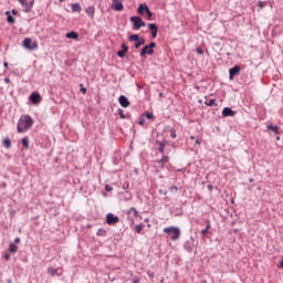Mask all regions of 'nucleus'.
<instances>
[{
  "label": "nucleus",
  "mask_w": 283,
  "mask_h": 283,
  "mask_svg": "<svg viewBox=\"0 0 283 283\" xmlns=\"http://www.w3.org/2000/svg\"><path fill=\"white\" fill-rule=\"evenodd\" d=\"M34 125V120L30 115H25L24 117H21L20 120L18 122V133L23 134L25 129H30Z\"/></svg>",
  "instance_id": "1"
},
{
  "label": "nucleus",
  "mask_w": 283,
  "mask_h": 283,
  "mask_svg": "<svg viewBox=\"0 0 283 283\" xmlns=\"http://www.w3.org/2000/svg\"><path fill=\"white\" fill-rule=\"evenodd\" d=\"M164 233L170 235V240L176 241L180 238V229L176 227H168L164 229Z\"/></svg>",
  "instance_id": "2"
},
{
  "label": "nucleus",
  "mask_w": 283,
  "mask_h": 283,
  "mask_svg": "<svg viewBox=\"0 0 283 283\" xmlns=\"http://www.w3.org/2000/svg\"><path fill=\"white\" fill-rule=\"evenodd\" d=\"M130 22L133 23V30H140V28H145V25H147V23L143 21V18L138 15L130 17Z\"/></svg>",
  "instance_id": "3"
},
{
  "label": "nucleus",
  "mask_w": 283,
  "mask_h": 283,
  "mask_svg": "<svg viewBox=\"0 0 283 283\" xmlns=\"http://www.w3.org/2000/svg\"><path fill=\"white\" fill-rule=\"evenodd\" d=\"M23 46L25 48V50H36V48H39L36 43H32V39L30 38H25L23 40Z\"/></svg>",
  "instance_id": "4"
},
{
  "label": "nucleus",
  "mask_w": 283,
  "mask_h": 283,
  "mask_svg": "<svg viewBox=\"0 0 283 283\" xmlns=\"http://www.w3.org/2000/svg\"><path fill=\"white\" fill-rule=\"evenodd\" d=\"M106 222L107 224H118V222H120V219L116 216H114V213L109 212L106 214Z\"/></svg>",
  "instance_id": "5"
},
{
  "label": "nucleus",
  "mask_w": 283,
  "mask_h": 283,
  "mask_svg": "<svg viewBox=\"0 0 283 283\" xmlns=\"http://www.w3.org/2000/svg\"><path fill=\"white\" fill-rule=\"evenodd\" d=\"M29 101H31L33 105H39L41 103V94H39V92H33L30 95Z\"/></svg>",
  "instance_id": "6"
},
{
  "label": "nucleus",
  "mask_w": 283,
  "mask_h": 283,
  "mask_svg": "<svg viewBox=\"0 0 283 283\" xmlns=\"http://www.w3.org/2000/svg\"><path fill=\"white\" fill-rule=\"evenodd\" d=\"M113 10H115L116 12H122L123 10V1L120 0H113V4H112Z\"/></svg>",
  "instance_id": "7"
},
{
  "label": "nucleus",
  "mask_w": 283,
  "mask_h": 283,
  "mask_svg": "<svg viewBox=\"0 0 283 283\" xmlns=\"http://www.w3.org/2000/svg\"><path fill=\"white\" fill-rule=\"evenodd\" d=\"M148 28L151 31V39H156L158 36V25L156 23H149Z\"/></svg>",
  "instance_id": "8"
},
{
  "label": "nucleus",
  "mask_w": 283,
  "mask_h": 283,
  "mask_svg": "<svg viewBox=\"0 0 283 283\" xmlns=\"http://www.w3.org/2000/svg\"><path fill=\"white\" fill-rule=\"evenodd\" d=\"M146 54L151 56V54H154V49H150L149 45H145L139 53V56H145Z\"/></svg>",
  "instance_id": "9"
},
{
  "label": "nucleus",
  "mask_w": 283,
  "mask_h": 283,
  "mask_svg": "<svg viewBox=\"0 0 283 283\" xmlns=\"http://www.w3.org/2000/svg\"><path fill=\"white\" fill-rule=\"evenodd\" d=\"M229 74H230V81H233V76H235L237 74H240V66L234 65L232 69L229 70Z\"/></svg>",
  "instance_id": "10"
},
{
  "label": "nucleus",
  "mask_w": 283,
  "mask_h": 283,
  "mask_svg": "<svg viewBox=\"0 0 283 283\" xmlns=\"http://www.w3.org/2000/svg\"><path fill=\"white\" fill-rule=\"evenodd\" d=\"M223 118H227L229 116H235V112L231 109V107H224L222 111Z\"/></svg>",
  "instance_id": "11"
},
{
  "label": "nucleus",
  "mask_w": 283,
  "mask_h": 283,
  "mask_svg": "<svg viewBox=\"0 0 283 283\" xmlns=\"http://www.w3.org/2000/svg\"><path fill=\"white\" fill-rule=\"evenodd\" d=\"M118 101L123 107H129V99L125 95L119 96Z\"/></svg>",
  "instance_id": "12"
},
{
  "label": "nucleus",
  "mask_w": 283,
  "mask_h": 283,
  "mask_svg": "<svg viewBox=\"0 0 283 283\" xmlns=\"http://www.w3.org/2000/svg\"><path fill=\"white\" fill-rule=\"evenodd\" d=\"M127 214L130 220H134V218H138V210H136V208H130Z\"/></svg>",
  "instance_id": "13"
},
{
  "label": "nucleus",
  "mask_w": 283,
  "mask_h": 283,
  "mask_svg": "<svg viewBox=\"0 0 283 283\" xmlns=\"http://www.w3.org/2000/svg\"><path fill=\"white\" fill-rule=\"evenodd\" d=\"M149 7L147 4H139L137 12L138 14H147Z\"/></svg>",
  "instance_id": "14"
},
{
  "label": "nucleus",
  "mask_w": 283,
  "mask_h": 283,
  "mask_svg": "<svg viewBox=\"0 0 283 283\" xmlns=\"http://www.w3.org/2000/svg\"><path fill=\"white\" fill-rule=\"evenodd\" d=\"M34 6V0H29V2H25L24 4V12H32V7Z\"/></svg>",
  "instance_id": "15"
},
{
  "label": "nucleus",
  "mask_w": 283,
  "mask_h": 283,
  "mask_svg": "<svg viewBox=\"0 0 283 283\" xmlns=\"http://www.w3.org/2000/svg\"><path fill=\"white\" fill-rule=\"evenodd\" d=\"M6 17H7L8 23H10V25H14V23L17 22V20L10 14V11H7V12H6Z\"/></svg>",
  "instance_id": "16"
},
{
  "label": "nucleus",
  "mask_w": 283,
  "mask_h": 283,
  "mask_svg": "<svg viewBox=\"0 0 283 283\" xmlns=\"http://www.w3.org/2000/svg\"><path fill=\"white\" fill-rule=\"evenodd\" d=\"M86 14L90 17V19H94V14H95V9L94 7H88L85 10Z\"/></svg>",
  "instance_id": "17"
},
{
  "label": "nucleus",
  "mask_w": 283,
  "mask_h": 283,
  "mask_svg": "<svg viewBox=\"0 0 283 283\" xmlns=\"http://www.w3.org/2000/svg\"><path fill=\"white\" fill-rule=\"evenodd\" d=\"M157 145H159L158 151H160V154H165V147H167V142H157Z\"/></svg>",
  "instance_id": "18"
},
{
  "label": "nucleus",
  "mask_w": 283,
  "mask_h": 283,
  "mask_svg": "<svg viewBox=\"0 0 283 283\" xmlns=\"http://www.w3.org/2000/svg\"><path fill=\"white\" fill-rule=\"evenodd\" d=\"M2 144L4 145V147L7 149H10V147H12V140L10 139V137H6L2 142Z\"/></svg>",
  "instance_id": "19"
},
{
  "label": "nucleus",
  "mask_w": 283,
  "mask_h": 283,
  "mask_svg": "<svg viewBox=\"0 0 283 283\" xmlns=\"http://www.w3.org/2000/svg\"><path fill=\"white\" fill-rule=\"evenodd\" d=\"M140 45H145V38H139L135 43V50H138Z\"/></svg>",
  "instance_id": "20"
},
{
  "label": "nucleus",
  "mask_w": 283,
  "mask_h": 283,
  "mask_svg": "<svg viewBox=\"0 0 283 283\" xmlns=\"http://www.w3.org/2000/svg\"><path fill=\"white\" fill-rule=\"evenodd\" d=\"M17 251H19V247H17V244H14V243H10L9 244V253H17Z\"/></svg>",
  "instance_id": "21"
},
{
  "label": "nucleus",
  "mask_w": 283,
  "mask_h": 283,
  "mask_svg": "<svg viewBox=\"0 0 283 283\" xmlns=\"http://www.w3.org/2000/svg\"><path fill=\"white\" fill-rule=\"evenodd\" d=\"M71 10L72 12H81V3H73Z\"/></svg>",
  "instance_id": "22"
},
{
  "label": "nucleus",
  "mask_w": 283,
  "mask_h": 283,
  "mask_svg": "<svg viewBox=\"0 0 283 283\" xmlns=\"http://www.w3.org/2000/svg\"><path fill=\"white\" fill-rule=\"evenodd\" d=\"M66 39H78V34L75 31L66 33Z\"/></svg>",
  "instance_id": "23"
},
{
  "label": "nucleus",
  "mask_w": 283,
  "mask_h": 283,
  "mask_svg": "<svg viewBox=\"0 0 283 283\" xmlns=\"http://www.w3.org/2000/svg\"><path fill=\"white\" fill-rule=\"evenodd\" d=\"M139 40H140V35H138V34H132L128 36V41H130V42H137Z\"/></svg>",
  "instance_id": "24"
},
{
  "label": "nucleus",
  "mask_w": 283,
  "mask_h": 283,
  "mask_svg": "<svg viewBox=\"0 0 283 283\" xmlns=\"http://www.w3.org/2000/svg\"><path fill=\"white\" fill-rule=\"evenodd\" d=\"M268 129H270V132H273L274 134H280V128L277 126L268 125Z\"/></svg>",
  "instance_id": "25"
},
{
  "label": "nucleus",
  "mask_w": 283,
  "mask_h": 283,
  "mask_svg": "<svg viewBox=\"0 0 283 283\" xmlns=\"http://www.w3.org/2000/svg\"><path fill=\"white\" fill-rule=\"evenodd\" d=\"M22 145L25 149L30 148V139L28 137L22 138Z\"/></svg>",
  "instance_id": "26"
},
{
  "label": "nucleus",
  "mask_w": 283,
  "mask_h": 283,
  "mask_svg": "<svg viewBox=\"0 0 283 283\" xmlns=\"http://www.w3.org/2000/svg\"><path fill=\"white\" fill-rule=\"evenodd\" d=\"M209 229H211V224L208 222L206 229L201 230V235H207V233H209Z\"/></svg>",
  "instance_id": "27"
},
{
  "label": "nucleus",
  "mask_w": 283,
  "mask_h": 283,
  "mask_svg": "<svg viewBox=\"0 0 283 283\" xmlns=\"http://www.w3.org/2000/svg\"><path fill=\"white\" fill-rule=\"evenodd\" d=\"M57 271H59V270H56V269H54V268H49V269H48V273H50V275H52V276L56 275Z\"/></svg>",
  "instance_id": "28"
},
{
  "label": "nucleus",
  "mask_w": 283,
  "mask_h": 283,
  "mask_svg": "<svg viewBox=\"0 0 283 283\" xmlns=\"http://www.w3.org/2000/svg\"><path fill=\"white\" fill-rule=\"evenodd\" d=\"M168 160H169V157L163 156V158L158 163L161 165V167H164V163H167Z\"/></svg>",
  "instance_id": "29"
},
{
  "label": "nucleus",
  "mask_w": 283,
  "mask_h": 283,
  "mask_svg": "<svg viewBox=\"0 0 283 283\" xmlns=\"http://www.w3.org/2000/svg\"><path fill=\"white\" fill-rule=\"evenodd\" d=\"M145 116H146V118H148V120H154V114L153 113H149V112H146L145 113Z\"/></svg>",
  "instance_id": "30"
},
{
  "label": "nucleus",
  "mask_w": 283,
  "mask_h": 283,
  "mask_svg": "<svg viewBox=\"0 0 283 283\" xmlns=\"http://www.w3.org/2000/svg\"><path fill=\"white\" fill-rule=\"evenodd\" d=\"M213 103H216V98L205 102V105H207V107H211L213 105Z\"/></svg>",
  "instance_id": "31"
},
{
  "label": "nucleus",
  "mask_w": 283,
  "mask_h": 283,
  "mask_svg": "<svg viewBox=\"0 0 283 283\" xmlns=\"http://www.w3.org/2000/svg\"><path fill=\"white\" fill-rule=\"evenodd\" d=\"M135 231H136V233H140V231H143V223L137 224V226L135 227Z\"/></svg>",
  "instance_id": "32"
},
{
  "label": "nucleus",
  "mask_w": 283,
  "mask_h": 283,
  "mask_svg": "<svg viewBox=\"0 0 283 283\" xmlns=\"http://www.w3.org/2000/svg\"><path fill=\"white\" fill-rule=\"evenodd\" d=\"M125 54H126V52H124L123 50L117 52V56H119V59H124Z\"/></svg>",
  "instance_id": "33"
},
{
  "label": "nucleus",
  "mask_w": 283,
  "mask_h": 283,
  "mask_svg": "<svg viewBox=\"0 0 283 283\" xmlns=\"http://www.w3.org/2000/svg\"><path fill=\"white\" fill-rule=\"evenodd\" d=\"M128 50H129V46H128L127 44L123 43V44H122V51H124V52L127 53Z\"/></svg>",
  "instance_id": "34"
},
{
  "label": "nucleus",
  "mask_w": 283,
  "mask_h": 283,
  "mask_svg": "<svg viewBox=\"0 0 283 283\" xmlns=\"http://www.w3.org/2000/svg\"><path fill=\"white\" fill-rule=\"evenodd\" d=\"M106 233H107V231H105L104 229H99L98 231H97V235H106Z\"/></svg>",
  "instance_id": "35"
},
{
  "label": "nucleus",
  "mask_w": 283,
  "mask_h": 283,
  "mask_svg": "<svg viewBox=\"0 0 283 283\" xmlns=\"http://www.w3.org/2000/svg\"><path fill=\"white\" fill-rule=\"evenodd\" d=\"M146 14H147L148 21H151V17H154V13L150 10H148Z\"/></svg>",
  "instance_id": "36"
},
{
  "label": "nucleus",
  "mask_w": 283,
  "mask_h": 283,
  "mask_svg": "<svg viewBox=\"0 0 283 283\" xmlns=\"http://www.w3.org/2000/svg\"><path fill=\"white\" fill-rule=\"evenodd\" d=\"M118 114H119V118H123V119L127 118V116L123 114V109L122 108L118 109Z\"/></svg>",
  "instance_id": "37"
},
{
  "label": "nucleus",
  "mask_w": 283,
  "mask_h": 283,
  "mask_svg": "<svg viewBox=\"0 0 283 283\" xmlns=\"http://www.w3.org/2000/svg\"><path fill=\"white\" fill-rule=\"evenodd\" d=\"M196 52H197V54H200V55L205 54V51H202V49H200V48H197Z\"/></svg>",
  "instance_id": "38"
},
{
  "label": "nucleus",
  "mask_w": 283,
  "mask_h": 283,
  "mask_svg": "<svg viewBox=\"0 0 283 283\" xmlns=\"http://www.w3.org/2000/svg\"><path fill=\"white\" fill-rule=\"evenodd\" d=\"M258 7L260 8V10L264 9V2L259 1V2H258Z\"/></svg>",
  "instance_id": "39"
},
{
  "label": "nucleus",
  "mask_w": 283,
  "mask_h": 283,
  "mask_svg": "<svg viewBox=\"0 0 283 283\" xmlns=\"http://www.w3.org/2000/svg\"><path fill=\"white\" fill-rule=\"evenodd\" d=\"M148 48H150V50H154V48H156V42H150L148 44Z\"/></svg>",
  "instance_id": "40"
},
{
  "label": "nucleus",
  "mask_w": 283,
  "mask_h": 283,
  "mask_svg": "<svg viewBox=\"0 0 283 283\" xmlns=\"http://www.w3.org/2000/svg\"><path fill=\"white\" fill-rule=\"evenodd\" d=\"M114 188H112V186H109V185H106L105 186V191H112Z\"/></svg>",
  "instance_id": "41"
},
{
  "label": "nucleus",
  "mask_w": 283,
  "mask_h": 283,
  "mask_svg": "<svg viewBox=\"0 0 283 283\" xmlns=\"http://www.w3.org/2000/svg\"><path fill=\"white\" fill-rule=\"evenodd\" d=\"M140 282V279H138V276H135L134 279H133V283H139Z\"/></svg>",
  "instance_id": "42"
},
{
  "label": "nucleus",
  "mask_w": 283,
  "mask_h": 283,
  "mask_svg": "<svg viewBox=\"0 0 283 283\" xmlns=\"http://www.w3.org/2000/svg\"><path fill=\"white\" fill-rule=\"evenodd\" d=\"M170 191H178V187L177 186H171Z\"/></svg>",
  "instance_id": "43"
},
{
  "label": "nucleus",
  "mask_w": 283,
  "mask_h": 283,
  "mask_svg": "<svg viewBox=\"0 0 283 283\" xmlns=\"http://www.w3.org/2000/svg\"><path fill=\"white\" fill-rule=\"evenodd\" d=\"M19 1V3H21V6H23L24 8H25V0H18Z\"/></svg>",
  "instance_id": "44"
},
{
  "label": "nucleus",
  "mask_w": 283,
  "mask_h": 283,
  "mask_svg": "<svg viewBox=\"0 0 283 283\" xmlns=\"http://www.w3.org/2000/svg\"><path fill=\"white\" fill-rule=\"evenodd\" d=\"M170 138H176V130H172V132H171Z\"/></svg>",
  "instance_id": "45"
},
{
  "label": "nucleus",
  "mask_w": 283,
  "mask_h": 283,
  "mask_svg": "<svg viewBox=\"0 0 283 283\" xmlns=\"http://www.w3.org/2000/svg\"><path fill=\"white\" fill-rule=\"evenodd\" d=\"M138 125H145V118H142V119L138 122Z\"/></svg>",
  "instance_id": "46"
},
{
  "label": "nucleus",
  "mask_w": 283,
  "mask_h": 283,
  "mask_svg": "<svg viewBox=\"0 0 283 283\" xmlns=\"http://www.w3.org/2000/svg\"><path fill=\"white\" fill-rule=\"evenodd\" d=\"M4 260L6 261L10 260V253L4 254Z\"/></svg>",
  "instance_id": "47"
},
{
  "label": "nucleus",
  "mask_w": 283,
  "mask_h": 283,
  "mask_svg": "<svg viewBox=\"0 0 283 283\" xmlns=\"http://www.w3.org/2000/svg\"><path fill=\"white\" fill-rule=\"evenodd\" d=\"M19 242H21V239H20V238H15V239H14V243H15V244H19Z\"/></svg>",
  "instance_id": "48"
},
{
  "label": "nucleus",
  "mask_w": 283,
  "mask_h": 283,
  "mask_svg": "<svg viewBox=\"0 0 283 283\" xmlns=\"http://www.w3.org/2000/svg\"><path fill=\"white\" fill-rule=\"evenodd\" d=\"M209 191H213V185H208Z\"/></svg>",
  "instance_id": "49"
},
{
  "label": "nucleus",
  "mask_w": 283,
  "mask_h": 283,
  "mask_svg": "<svg viewBox=\"0 0 283 283\" xmlns=\"http://www.w3.org/2000/svg\"><path fill=\"white\" fill-rule=\"evenodd\" d=\"M81 92H83L84 94L87 92V88H85V87H82L81 88Z\"/></svg>",
  "instance_id": "50"
},
{
  "label": "nucleus",
  "mask_w": 283,
  "mask_h": 283,
  "mask_svg": "<svg viewBox=\"0 0 283 283\" xmlns=\"http://www.w3.org/2000/svg\"><path fill=\"white\" fill-rule=\"evenodd\" d=\"M11 12H12V14H18L19 13V11H17L15 9H13Z\"/></svg>",
  "instance_id": "51"
},
{
  "label": "nucleus",
  "mask_w": 283,
  "mask_h": 283,
  "mask_svg": "<svg viewBox=\"0 0 283 283\" xmlns=\"http://www.w3.org/2000/svg\"><path fill=\"white\" fill-rule=\"evenodd\" d=\"M159 193H164V196H167V191L159 190Z\"/></svg>",
  "instance_id": "52"
},
{
  "label": "nucleus",
  "mask_w": 283,
  "mask_h": 283,
  "mask_svg": "<svg viewBox=\"0 0 283 283\" xmlns=\"http://www.w3.org/2000/svg\"><path fill=\"white\" fill-rule=\"evenodd\" d=\"M4 83H10V78L6 77Z\"/></svg>",
  "instance_id": "53"
},
{
  "label": "nucleus",
  "mask_w": 283,
  "mask_h": 283,
  "mask_svg": "<svg viewBox=\"0 0 283 283\" xmlns=\"http://www.w3.org/2000/svg\"><path fill=\"white\" fill-rule=\"evenodd\" d=\"M196 145H200V140L197 139L196 143H195V146Z\"/></svg>",
  "instance_id": "54"
},
{
  "label": "nucleus",
  "mask_w": 283,
  "mask_h": 283,
  "mask_svg": "<svg viewBox=\"0 0 283 283\" xmlns=\"http://www.w3.org/2000/svg\"><path fill=\"white\" fill-rule=\"evenodd\" d=\"M149 277H154V272L148 273Z\"/></svg>",
  "instance_id": "55"
},
{
  "label": "nucleus",
  "mask_w": 283,
  "mask_h": 283,
  "mask_svg": "<svg viewBox=\"0 0 283 283\" xmlns=\"http://www.w3.org/2000/svg\"><path fill=\"white\" fill-rule=\"evenodd\" d=\"M3 66H4V67H8V62H4V63H3Z\"/></svg>",
  "instance_id": "56"
},
{
  "label": "nucleus",
  "mask_w": 283,
  "mask_h": 283,
  "mask_svg": "<svg viewBox=\"0 0 283 283\" xmlns=\"http://www.w3.org/2000/svg\"><path fill=\"white\" fill-rule=\"evenodd\" d=\"M159 96L163 97V93H159Z\"/></svg>",
  "instance_id": "57"
},
{
  "label": "nucleus",
  "mask_w": 283,
  "mask_h": 283,
  "mask_svg": "<svg viewBox=\"0 0 283 283\" xmlns=\"http://www.w3.org/2000/svg\"><path fill=\"white\" fill-rule=\"evenodd\" d=\"M249 182H253V179H250Z\"/></svg>",
  "instance_id": "58"
},
{
  "label": "nucleus",
  "mask_w": 283,
  "mask_h": 283,
  "mask_svg": "<svg viewBox=\"0 0 283 283\" xmlns=\"http://www.w3.org/2000/svg\"><path fill=\"white\" fill-rule=\"evenodd\" d=\"M190 138H191V140H193V138H195V137H193V136H191Z\"/></svg>",
  "instance_id": "59"
},
{
  "label": "nucleus",
  "mask_w": 283,
  "mask_h": 283,
  "mask_svg": "<svg viewBox=\"0 0 283 283\" xmlns=\"http://www.w3.org/2000/svg\"><path fill=\"white\" fill-rule=\"evenodd\" d=\"M59 1H65V0H59Z\"/></svg>",
  "instance_id": "60"
}]
</instances>
